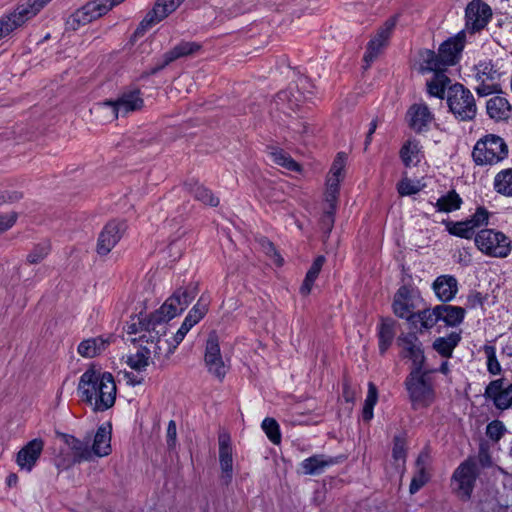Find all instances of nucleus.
Masks as SVG:
<instances>
[{
  "instance_id": "nucleus-1",
  "label": "nucleus",
  "mask_w": 512,
  "mask_h": 512,
  "mask_svg": "<svg viewBox=\"0 0 512 512\" xmlns=\"http://www.w3.org/2000/svg\"><path fill=\"white\" fill-rule=\"evenodd\" d=\"M78 392L80 400L99 413L114 406L117 386L111 373L102 372L96 365L91 364L80 378Z\"/></svg>"
},
{
  "instance_id": "nucleus-2",
  "label": "nucleus",
  "mask_w": 512,
  "mask_h": 512,
  "mask_svg": "<svg viewBox=\"0 0 512 512\" xmlns=\"http://www.w3.org/2000/svg\"><path fill=\"white\" fill-rule=\"evenodd\" d=\"M129 333H137L141 332L138 339V349L135 353H132L127 356L126 363L127 365L136 371H143L149 365L151 359L157 360H166L170 355L158 354L156 350V340L154 338H150L152 336V332H155V328L147 329L144 326H137L136 322H133L128 327Z\"/></svg>"
},
{
  "instance_id": "nucleus-3",
  "label": "nucleus",
  "mask_w": 512,
  "mask_h": 512,
  "mask_svg": "<svg viewBox=\"0 0 512 512\" xmlns=\"http://www.w3.org/2000/svg\"><path fill=\"white\" fill-rule=\"evenodd\" d=\"M414 66L419 72H433V78L428 81V93L432 96L443 98L445 89L451 80L444 74V67L439 54L430 49H421L414 59Z\"/></svg>"
},
{
  "instance_id": "nucleus-4",
  "label": "nucleus",
  "mask_w": 512,
  "mask_h": 512,
  "mask_svg": "<svg viewBox=\"0 0 512 512\" xmlns=\"http://www.w3.org/2000/svg\"><path fill=\"white\" fill-rule=\"evenodd\" d=\"M195 324L197 323L189 319L187 316L181 327L176 331L165 322L157 324L156 331L152 332L153 335L150 336V338H154L156 342L159 343L156 344V350L158 349L157 353L171 355Z\"/></svg>"
},
{
  "instance_id": "nucleus-5",
  "label": "nucleus",
  "mask_w": 512,
  "mask_h": 512,
  "mask_svg": "<svg viewBox=\"0 0 512 512\" xmlns=\"http://www.w3.org/2000/svg\"><path fill=\"white\" fill-rule=\"evenodd\" d=\"M447 103L450 111L460 120H471L476 115V105L471 92L461 84L447 86Z\"/></svg>"
},
{
  "instance_id": "nucleus-6",
  "label": "nucleus",
  "mask_w": 512,
  "mask_h": 512,
  "mask_svg": "<svg viewBox=\"0 0 512 512\" xmlns=\"http://www.w3.org/2000/svg\"><path fill=\"white\" fill-rule=\"evenodd\" d=\"M507 153L508 148L502 138L488 135L476 143L472 155L477 164L492 165L503 160Z\"/></svg>"
},
{
  "instance_id": "nucleus-7",
  "label": "nucleus",
  "mask_w": 512,
  "mask_h": 512,
  "mask_svg": "<svg viewBox=\"0 0 512 512\" xmlns=\"http://www.w3.org/2000/svg\"><path fill=\"white\" fill-rule=\"evenodd\" d=\"M398 15L389 17L371 37L366 46V52L363 57L365 63L364 68L367 69L370 65L383 53L384 49L388 46L389 39L397 25Z\"/></svg>"
},
{
  "instance_id": "nucleus-8",
  "label": "nucleus",
  "mask_w": 512,
  "mask_h": 512,
  "mask_svg": "<svg viewBox=\"0 0 512 512\" xmlns=\"http://www.w3.org/2000/svg\"><path fill=\"white\" fill-rule=\"evenodd\" d=\"M185 0H157L131 37L132 44L144 36L147 30L172 14Z\"/></svg>"
},
{
  "instance_id": "nucleus-9",
  "label": "nucleus",
  "mask_w": 512,
  "mask_h": 512,
  "mask_svg": "<svg viewBox=\"0 0 512 512\" xmlns=\"http://www.w3.org/2000/svg\"><path fill=\"white\" fill-rule=\"evenodd\" d=\"M475 243L483 253L492 257H506L511 250L510 240L503 233L492 229L481 230Z\"/></svg>"
},
{
  "instance_id": "nucleus-10",
  "label": "nucleus",
  "mask_w": 512,
  "mask_h": 512,
  "mask_svg": "<svg viewBox=\"0 0 512 512\" xmlns=\"http://www.w3.org/2000/svg\"><path fill=\"white\" fill-rule=\"evenodd\" d=\"M127 229L125 220L108 221L98 235L95 251L98 256L106 257L115 248Z\"/></svg>"
},
{
  "instance_id": "nucleus-11",
  "label": "nucleus",
  "mask_w": 512,
  "mask_h": 512,
  "mask_svg": "<svg viewBox=\"0 0 512 512\" xmlns=\"http://www.w3.org/2000/svg\"><path fill=\"white\" fill-rule=\"evenodd\" d=\"M112 109L111 120L124 117L130 112L140 111L144 107V100L139 89L128 90L121 93L115 100H106L102 103Z\"/></svg>"
},
{
  "instance_id": "nucleus-12",
  "label": "nucleus",
  "mask_w": 512,
  "mask_h": 512,
  "mask_svg": "<svg viewBox=\"0 0 512 512\" xmlns=\"http://www.w3.org/2000/svg\"><path fill=\"white\" fill-rule=\"evenodd\" d=\"M478 476L477 462L469 458L453 474L454 490L462 499H468Z\"/></svg>"
},
{
  "instance_id": "nucleus-13",
  "label": "nucleus",
  "mask_w": 512,
  "mask_h": 512,
  "mask_svg": "<svg viewBox=\"0 0 512 512\" xmlns=\"http://www.w3.org/2000/svg\"><path fill=\"white\" fill-rule=\"evenodd\" d=\"M415 409L427 407L433 401V391L419 371H412L406 382Z\"/></svg>"
},
{
  "instance_id": "nucleus-14",
  "label": "nucleus",
  "mask_w": 512,
  "mask_h": 512,
  "mask_svg": "<svg viewBox=\"0 0 512 512\" xmlns=\"http://www.w3.org/2000/svg\"><path fill=\"white\" fill-rule=\"evenodd\" d=\"M492 17V10L481 0L470 2L465 11V29L468 33H476L486 27Z\"/></svg>"
},
{
  "instance_id": "nucleus-15",
  "label": "nucleus",
  "mask_w": 512,
  "mask_h": 512,
  "mask_svg": "<svg viewBox=\"0 0 512 512\" xmlns=\"http://www.w3.org/2000/svg\"><path fill=\"white\" fill-rule=\"evenodd\" d=\"M205 364L215 377L220 380L224 378L226 367L220 352L219 337L215 332L210 333L206 343Z\"/></svg>"
},
{
  "instance_id": "nucleus-16",
  "label": "nucleus",
  "mask_w": 512,
  "mask_h": 512,
  "mask_svg": "<svg viewBox=\"0 0 512 512\" xmlns=\"http://www.w3.org/2000/svg\"><path fill=\"white\" fill-rule=\"evenodd\" d=\"M178 305L179 300L170 296L158 310L150 315L149 319H142L140 316L137 317L138 325L144 326L147 329H156V325L161 322L169 324L172 318L182 312L181 307Z\"/></svg>"
},
{
  "instance_id": "nucleus-17",
  "label": "nucleus",
  "mask_w": 512,
  "mask_h": 512,
  "mask_svg": "<svg viewBox=\"0 0 512 512\" xmlns=\"http://www.w3.org/2000/svg\"><path fill=\"white\" fill-rule=\"evenodd\" d=\"M487 221L488 212L483 208H478L470 219L462 222H450L447 224V229L453 235L469 239L472 237L474 229L487 224Z\"/></svg>"
},
{
  "instance_id": "nucleus-18",
  "label": "nucleus",
  "mask_w": 512,
  "mask_h": 512,
  "mask_svg": "<svg viewBox=\"0 0 512 512\" xmlns=\"http://www.w3.org/2000/svg\"><path fill=\"white\" fill-rule=\"evenodd\" d=\"M185 190L191 194L196 201L204 205L217 207L220 203L219 197L204 184L200 183L198 179L191 177L183 182Z\"/></svg>"
},
{
  "instance_id": "nucleus-19",
  "label": "nucleus",
  "mask_w": 512,
  "mask_h": 512,
  "mask_svg": "<svg viewBox=\"0 0 512 512\" xmlns=\"http://www.w3.org/2000/svg\"><path fill=\"white\" fill-rule=\"evenodd\" d=\"M485 396L492 399L498 409L505 410L512 405V384L505 387L503 379L494 380L487 386Z\"/></svg>"
},
{
  "instance_id": "nucleus-20",
  "label": "nucleus",
  "mask_w": 512,
  "mask_h": 512,
  "mask_svg": "<svg viewBox=\"0 0 512 512\" xmlns=\"http://www.w3.org/2000/svg\"><path fill=\"white\" fill-rule=\"evenodd\" d=\"M219 463L221 468V479L225 485L232 481L233 455L230 437L227 434L219 436Z\"/></svg>"
},
{
  "instance_id": "nucleus-21",
  "label": "nucleus",
  "mask_w": 512,
  "mask_h": 512,
  "mask_svg": "<svg viewBox=\"0 0 512 512\" xmlns=\"http://www.w3.org/2000/svg\"><path fill=\"white\" fill-rule=\"evenodd\" d=\"M465 43L464 32L459 33L455 38L449 39L441 44L439 48V57L444 69L447 66L457 63L460 53L463 50Z\"/></svg>"
},
{
  "instance_id": "nucleus-22",
  "label": "nucleus",
  "mask_w": 512,
  "mask_h": 512,
  "mask_svg": "<svg viewBox=\"0 0 512 512\" xmlns=\"http://www.w3.org/2000/svg\"><path fill=\"white\" fill-rule=\"evenodd\" d=\"M111 433L105 427H100L96 435L94 437L92 450H89L87 447L77 453V456L80 460H89L91 459L92 453L96 456H106L111 451Z\"/></svg>"
},
{
  "instance_id": "nucleus-23",
  "label": "nucleus",
  "mask_w": 512,
  "mask_h": 512,
  "mask_svg": "<svg viewBox=\"0 0 512 512\" xmlns=\"http://www.w3.org/2000/svg\"><path fill=\"white\" fill-rule=\"evenodd\" d=\"M500 75L489 66H484L476 75L475 90L479 96L500 91Z\"/></svg>"
},
{
  "instance_id": "nucleus-24",
  "label": "nucleus",
  "mask_w": 512,
  "mask_h": 512,
  "mask_svg": "<svg viewBox=\"0 0 512 512\" xmlns=\"http://www.w3.org/2000/svg\"><path fill=\"white\" fill-rule=\"evenodd\" d=\"M434 116L424 103L413 104L407 112L409 127L417 133L424 131L433 121Z\"/></svg>"
},
{
  "instance_id": "nucleus-25",
  "label": "nucleus",
  "mask_w": 512,
  "mask_h": 512,
  "mask_svg": "<svg viewBox=\"0 0 512 512\" xmlns=\"http://www.w3.org/2000/svg\"><path fill=\"white\" fill-rule=\"evenodd\" d=\"M44 447L41 439H33L28 442L18 453L16 463L21 469L31 471L39 459Z\"/></svg>"
},
{
  "instance_id": "nucleus-26",
  "label": "nucleus",
  "mask_w": 512,
  "mask_h": 512,
  "mask_svg": "<svg viewBox=\"0 0 512 512\" xmlns=\"http://www.w3.org/2000/svg\"><path fill=\"white\" fill-rule=\"evenodd\" d=\"M110 345V338L102 336L83 340L78 346V353L85 358H94L103 353Z\"/></svg>"
},
{
  "instance_id": "nucleus-27",
  "label": "nucleus",
  "mask_w": 512,
  "mask_h": 512,
  "mask_svg": "<svg viewBox=\"0 0 512 512\" xmlns=\"http://www.w3.org/2000/svg\"><path fill=\"white\" fill-rule=\"evenodd\" d=\"M428 460L429 457L425 453H421L416 461V472L411 480L410 493H416L421 487H423L429 480L430 474L428 472Z\"/></svg>"
},
{
  "instance_id": "nucleus-28",
  "label": "nucleus",
  "mask_w": 512,
  "mask_h": 512,
  "mask_svg": "<svg viewBox=\"0 0 512 512\" xmlns=\"http://www.w3.org/2000/svg\"><path fill=\"white\" fill-rule=\"evenodd\" d=\"M433 289L439 299L449 301L455 296L458 290L457 280L449 275L439 276L433 283Z\"/></svg>"
},
{
  "instance_id": "nucleus-29",
  "label": "nucleus",
  "mask_w": 512,
  "mask_h": 512,
  "mask_svg": "<svg viewBox=\"0 0 512 512\" xmlns=\"http://www.w3.org/2000/svg\"><path fill=\"white\" fill-rule=\"evenodd\" d=\"M270 160L277 166L292 172L301 173L302 166L296 162L287 152L280 148L269 149Z\"/></svg>"
},
{
  "instance_id": "nucleus-30",
  "label": "nucleus",
  "mask_w": 512,
  "mask_h": 512,
  "mask_svg": "<svg viewBox=\"0 0 512 512\" xmlns=\"http://www.w3.org/2000/svg\"><path fill=\"white\" fill-rule=\"evenodd\" d=\"M401 345L406 352V356L413 360L415 369L413 371L421 372L422 365L424 363L423 351L420 344L417 342L414 336L399 339Z\"/></svg>"
},
{
  "instance_id": "nucleus-31",
  "label": "nucleus",
  "mask_w": 512,
  "mask_h": 512,
  "mask_svg": "<svg viewBox=\"0 0 512 512\" xmlns=\"http://www.w3.org/2000/svg\"><path fill=\"white\" fill-rule=\"evenodd\" d=\"M511 112V105L502 96H495L487 102V113L496 120L507 119Z\"/></svg>"
},
{
  "instance_id": "nucleus-32",
  "label": "nucleus",
  "mask_w": 512,
  "mask_h": 512,
  "mask_svg": "<svg viewBox=\"0 0 512 512\" xmlns=\"http://www.w3.org/2000/svg\"><path fill=\"white\" fill-rule=\"evenodd\" d=\"M335 463L333 458L324 455H314L305 459L301 467L303 472L308 475H316L323 472L328 466Z\"/></svg>"
},
{
  "instance_id": "nucleus-33",
  "label": "nucleus",
  "mask_w": 512,
  "mask_h": 512,
  "mask_svg": "<svg viewBox=\"0 0 512 512\" xmlns=\"http://www.w3.org/2000/svg\"><path fill=\"white\" fill-rule=\"evenodd\" d=\"M326 259L324 256H318L314 262L312 263L310 269L308 270L306 277L300 287V293L303 296H308L311 291L315 280L317 279Z\"/></svg>"
},
{
  "instance_id": "nucleus-34",
  "label": "nucleus",
  "mask_w": 512,
  "mask_h": 512,
  "mask_svg": "<svg viewBox=\"0 0 512 512\" xmlns=\"http://www.w3.org/2000/svg\"><path fill=\"white\" fill-rule=\"evenodd\" d=\"M400 158L406 167L420 161L421 146L416 140H408L400 149Z\"/></svg>"
},
{
  "instance_id": "nucleus-35",
  "label": "nucleus",
  "mask_w": 512,
  "mask_h": 512,
  "mask_svg": "<svg viewBox=\"0 0 512 512\" xmlns=\"http://www.w3.org/2000/svg\"><path fill=\"white\" fill-rule=\"evenodd\" d=\"M345 166H346V156L344 153H338L335 157L330 171L326 178V183L333 182L336 183V186H340V183L345 178Z\"/></svg>"
},
{
  "instance_id": "nucleus-36",
  "label": "nucleus",
  "mask_w": 512,
  "mask_h": 512,
  "mask_svg": "<svg viewBox=\"0 0 512 512\" xmlns=\"http://www.w3.org/2000/svg\"><path fill=\"white\" fill-rule=\"evenodd\" d=\"M409 289L405 286L399 288L394 297L393 310L399 317H410Z\"/></svg>"
},
{
  "instance_id": "nucleus-37",
  "label": "nucleus",
  "mask_w": 512,
  "mask_h": 512,
  "mask_svg": "<svg viewBox=\"0 0 512 512\" xmlns=\"http://www.w3.org/2000/svg\"><path fill=\"white\" fill-rule=\"evenodd\" d=\"M441 313L440 306H437L433 310H425L418 314H412L409 317V320L413 324L420 322L422 327L428 329L433 327L437 321L441 319Z\"/></svg>"
},
{
  "instance_id": "nucleus-38",
  "label": "nucleus",
  "mask_w": 512,
  "mask_h": 512,
  "mask_svg": "<svg viewBox=\"0 0 512 512\" xmlns=\"http://www.w3.org/2000/svg\"><path fill=\"white\" fill-rule=\"evenodd\" d=\"M197 294H198L197 285L190 284L184 288H179L171 296H172V298H177L179 300L178 306L181 307L182 311H184L189 306V304L192 302V300L195 299Z\"/></svg>"
},
{
  "instance_id": "nucleus-39",
  "label": "nucleus",
  "mask_w": 512,
  "mask_h": 512,
  "mask_svg": "<svg viewBox=\"0 0 512 512\" xmlns=\"http://www.w3.org/2000/svg\"><path fill=\"white\" fill-rule=\"evenodd\" d=\"M340 193V186H336V183H326L325 191L323 194L324 206L323 210L336 211L338 199Z\"/></svg>"
},
{
  "instance_id": "nucleus-40",
  "label": "nucleus",
  "mask_w": 512,
  "mask_h": 512,
  "mask_svg": "<svg viewBox=\"0 0 512 512\" xmlns=\"http://www.w3.org/2000/svg\"><path fill=\"white\" fill-rule=\"evenodd\" d=\"M494 186L497 192L512 196V169L498 173L495 177Z\"/></svg>"
},
{
  "instance_id": "nucleus-41",
  "label": "nucleus",
  "mask_w": 512,
  "mask_h": 512,
  "mask_svg": "<svg viewBox=\"0 0 512 512\" xmlns=\"http://www.w3.org/2000/svg\"><path fill=\"white\" fill-rule=\"evenodd\" d=\"M441 318L448 325H456L460 323L464 317L465 310L457 306L440 305Z\"/></svg>"
},
{
  "instance_id": "nucleus-42",
  "label": "nucleus",
  "mask_w": 512,
  "mask_h": 512,
  "mask_svg": "<svg viewBox=\"0 0 512 512\" xmlns=\"http://www.w3.org/2000/svg\"><path fill=\"white\" fill-rule=\"evenodd\" d=\"M460 340L458 334H451L448 338H439L434 342L435 350L444 357H449L452 354L453 348Z\"/></svg>"
},
{
  "instance_id": "nucleus-43",
  "label": "nucleus",
  "mask_w": 512,
  "mask_h": 512,
  "mask_svg": "<svg viewBox=\"0 0 512 512\" xmlns=\"http://www.w3.org/2000/svg\"><path fill=\"white\" fill-rule=\"evenodd\" d=\"M394 334L393 322L389 320L383 321L379 331V349L382 354L391 345Z\"/></svg>"
},
{
  "instance_id": "nucleus-44",
  "label": "nucleus",
  "mask_w": 512,
  "mask_h": 512,
  "mask_svg": "<svg viewBox=\"0 0 512 512\" xmlns=\"http://www.w3.org/2000/svg\"><path fill=\"white\" fill-rule=\"evenodd\" d=\"M82 10L88 17L89 21L98 19L99 17L108 13L111 10V6L106 3L92 1L82 7Z\"/></svg>"
},
{
  "instance_id": "nucleus-45",
  "label": "nucleus",
  "mask_w": 512,
  "mask_h": 512,
  "mask_svg": "<svg viewBox=\"0 0 512 512\" xmlns=\"http://www.w3.org/2000/svg\"><path fill=\"white\" fill-rule=\"evenodd\" d=\"M378 400V391L374 383L370 382L368 384V395L364 403L363 408V419L365 421H369L373 417V408Z\"/></svg>"
},
{
  "instance_id": "nucleus-46",
  "label": "nucleus",
  "mask_w": 512,
  "mask_h": 512,
  "mask_svg": "<svg viewBox=\"0 0 512 512\" xmlns=\"http://www.w3.org/2000/svg\"><path fill=\"white\" fill-rule=\"evenodd\" d=\"M461 204V199L459 195L455 191L449 192L446 196L441 197L437 201V206L439 210L450 212L452 210L458 209Z\"/></svg>"
},
{
  "instance_id": "nucleus-47",
  "label": "nucleus",
  "mask_w": 512,
  "mask_h": 512,
  "mask_svg": "<svg viewBox=\"0 0 512 512\" xmlns=\"http://www.w3.org/2000/svg\"><path fill=\"white\" fill-rule=\"evenodd\" d=\"M50 246L48 244H37L27 254L26 261L30 265H36L42 262L49 254Z\"/></svg>"
},
{
  "instance_id": "nucleus-48",
  "label": "nucleus",
  "mask_w": 512,
  "mask_h": 512,
  "mask_svg": "<svg viewBox=\"0 0 512 512\" xmlns=\"http://www.w3.org/2000/svg\"><path fill=\"white\" fill-rule=\"evenodd\" d=\"M262 429L265 431L267 437L274 443L279 444L281 441V433L279 425L273 418H265L262 422Z\"/></svg>"
},
{
  "instance_id": "nucleus-49",
  "label": "nucleus",
  "mask_w": 512,
  "mask_h": 512,
  "mask_svg": "<svg viewBox=\"0 0 512 512\" xmlns=\"http://www.w3.org/2000/svg\"><path fill=\"white\" fill-rule=\"evenodd\" d=\"M262 251L273 260L277 267H281L284 264V259L275 248L274 244L268 239L262 238L259 241Z\"/></svg>"
},
{
  "instance_id": "nucleus-50",
  "label": "nucleus",
  "mask_w": 512,
  "mask_h": 512,
  "mask_svg": "<svg viewBox=\"0 0 512 512\" xmlns=\"http://www.w3.org/2000/svg\"><path fill=\"white\" fill-rule=\"evenodd\" d=\"M200 48L201 46L195 42H184L171 49V52L177 60L178 58L195 54Z\"/></svg>"
},
{
  "instance_id": "nucleus-51",
  "label": "nucleus",
  "mask_w": 512,
  "mask_h": 512,
  "mask_svg": "<svg viewBox=\"0 0 512 512\" xmlns=\"http://www.w3.org/2000/svg\"><path fill=\"white\" fill-rule=\"evenodd\" d=\"M175 57L173 53L170 51L166 52L161 60L155 64V66L151 67L150 69L144 71L141 75L142 78H147L151 75H155L161 70H163L165 67H167L169 64H171L173 61H175Z\"/></svg>"
},
{
  "instance_id": "nucleus-52",
  "label": "nucleus",
  "mask_w": 512,
  "mask_h": 512,
  "mask_svg": "<svg viewBox=\"0 0 512 512\" xmlns=\"http://www.w3.org/2000/svg\"><path fill=\"white\" fill-rule=\"evenodd\" d=\"M175 57L173 53L170 51L166 52L161 60L155 64V66L151 67L150 69L144 71L141 75L142 78H147L151 75H155L161 70H163L165 67H167L169 64H171L173 61H175Z\"/></svg>"
},
{
  "instance_id": "nucleus-53",
  "label": "nucleus",
  "mask_w": 512,
  "mask_h": 512,
  "mask_svg": "<svg viewBox=\"0 0 512 512\" xmlns=\"http://www.w3.org/2000/svg\"><path fill=\"white\" fill-rule=\"evenodd\" d=\"M419 182L414 183L407 177H404L397 185V190L401 196L412 195L421 190Z\"/></svg>"
},
{
  "instance_id": "nucleus-54",
  "label": "nucleus",
  "mask_w": 512,
  "mask_h": 512,
  "mask_svg": "<svg viewBox=\"0 0 512 512\" xmlns=\"http://www.w3.org/2000/svg\"><path fill=\"white\" fill-rule=\"evenodd\" d=\"M335 212L331 210H323V214L320 220L321 229L323 230L325 236L324 241H326L332 232L335 222Z\"/></svg>"
},
{
  "instance_id": "nucleus-55",
  "label": "nucleus",
  "mask_w": 512,
  "mask_h": 512,
  "mask_svg": "<svg viewBox=\"0 0 512 512\" xmlns=\"http://www.w3.org/2000/svg\"><path fill=\"white\" fill-rule=\"evenodd\" d=\"M88 23H90L88 17L82 8H80L68 18L67 27L71 30H77L81 26H84Z\"/></svg>"
},
{
  "instance_id": "nucleus-56",
  "label": "nucleus",
  "mask_w": 512,
  "mask_h": 512,
  "mask_svg": "<svg viewBox=\"0 0 512 512\" xmlns=\"http://www.w3.org/2000/svg\"><path fill=\"white\" fill-rule=\"evenodd\" d=\"M18 220V213L16 211H8L0 213V235L10 230Z\"/></svg>"
},
{
  "instance_id": "nucleus-57",
  "label": "nucleus",
  "mask_w": 512,
  "mask_h": 512,
  "mask_svg": "<svg viewBox=\"0 0 512 512\" xmlns=\"http://www.w3.org/2000/svg\"><path fill=\"white\" fill-rule=\"evenodd\" d=\"M484 352L487 356V360H488L487 366H488L489 372L492 374L500 373L501 367H500L499 362L496 359L495 348L493 346H485Z\"/></svg>"
},
{
  "instance_id": "nucleus-58",
  "label": "nucleus",
  "mask_w": 512,
  "mask_h": 512,
  "mask_svg": "<svg viewBox=\"0 0 512 512\" xmlns=\"http://www.w3.org/2000/svg\"><path fill=\"white\" fill-rule=\"evenodd\" d=\"M504 430V426L501 422L493 421L487 426L486 434L490 439L498 441L502 437Z\"/></svg>"
},
{
  "instance_id": "nucleus-59",
  "label": "nucleus",
  "mask_w": 512,
  "mask_h": 512,
  "mask_svg": "<svg viewBox=\"0 0 512 512\" xmlns=\"http://www.w3.org/2000/svg\"><path fill=\"white\" fill-rule=\"evenodd\" d=\"M207 305L201 303L199 300L198 303L190 310L187 317L192 321L198 323L207 313Z\"/></svg>"
},
{
  "instance_id": "nucleus-60",
  "label": "nucleus",
  "mask_w": 512,
  "mask_h": 512,
  "mask_svg": "<svg viewBox=\"0 0 512 512\" xmlns=\"http://www.w3.org/2000/svg\"><path fill=\"white\" fill-rule=\"evenodd\" d=\"M3 18L7 25L11 26V32L16 28L21 27L26 22V19L17 10Z\"/></svg>"
},
{
  "instance_id": "nucleus-61",
  "label": "nucleus",
  "mask_w": 512,
  "mask_h": 512,
  "mask_svg": "<svg viewBox=\"0 0 512 512\" xmlns=\"http://www.w3.org/2000/svg\"><path fill=\"white\" fill-rule=\"evenodd\" d=\"M19 13H21V15L27 20H29L30 18L34 17L40 10L41 8H37L34 6V0H30L28 5L27 6H19L17 7L16 9Z\"/></svg>"
},
{
  "instance_id": "nucleus-62",
  "label": "nucleus",
  "mask_w": 512,
  "mask_h": 512,
  "mask_svg": "<svg viewBox=\"0 0 512 512\" xmlns=\"http://www.w3.org/2000/svg\"><path fill=\"white\" fill-rule=\"evenodd\" d=\"M393 458L396 461L402 460L404 462L405 459V443L400 438L394 439V445L392 450Z\"/></svg>"
},
{
  "instance_id": "nucleus-63",
  "label": "nucleus",
  "mask_w": 512,
  "mask_h": 512,
  "mask_svg": "<svg viewBox=\"0 0 512 512\" xmlns=\"http://www.w3.org/2000/svg\"><path fill=\"white\" fill-rule=\"evenodd\" d=\"M176 437H177V430H176V423L174 421H170L167 427V445L169 449H172L176 445Z\"/></svg>"
},
{
  "instance_id": "nucleus-64",
  "label": "nucleus",
  "mask_w": 512,
  "mask_h": 512,
  "mask_svg": "<svg viewBox=\"0 0 512 512\" xmlns=\"http://www.w3.org/2000/svg\"><path fill=\"white\" fill-rule=\"evenodd\" d=\"M289 128L296 134L300 136H305L310 132L309 123L306 121H297L292 123Z\"/></svg>"
}]
</instances>
